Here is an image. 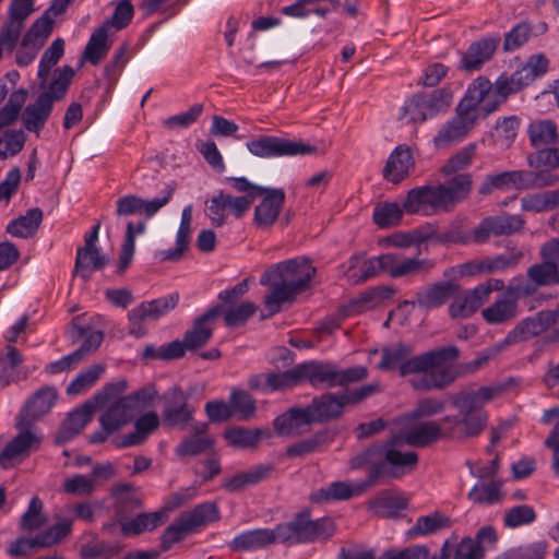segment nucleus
<instances>
[{
    "mask_svg": "<svg viewBox=\"0 0 559 559\" xmlns=\"http://www.w3.org/2000/svg\"><path fill=\"white\" fill-rule=\"evenodd\" d=\"M414 348L396 343L382 348V358L378 368L384 371L399 369L403 378L417 391L441 390L456 378L451 364L459 357L455 346H443L412 356Z\"/></svg>",
    "mask_w": 559,
    "mask_h": 559,
    "instance_id": "nucleus-1",
    "label": "nucleus"
},
{
    "mask_svg": "<svg viewBox=\"0 0 559 559\" xmlns=\"http://www.w3.org/2000/svg\"><path fill=\"white\" fill-rule=\"evenodd\" d=\"M503 391L502 385L490 384L454 395L452 406L457 411V415L442 418L444 435L459 439L479 436L487 427L489 418L485 405L500 397Z\"/></svg>",
    "mask_w": 559,
    "mask_h": 559,
    "instance_id": "nucleus-2",
    "label": "nucleus"
},
{
    "mask_svg": "<svg viewBox=\"0 0 559 559\" xmlns=\"http://www.w3.org/2000/svg\"><path fill=\"white\" fill-rule=\"evenodd\" d=\"M316 274V267L307 258H295L280 262L265 271L260 284L271 286V293L264 298L269 318L281 311L282 305L294 300L302 292Z\"/></svg>",
    "mask_w": 559,
    "mask_h": 559,
    "instance_id": "nucleus-3",
    "label": "nucleus"
},
{
    "mask_svg": "<svg viewBox=\"0 0 559 559\" xmlns=\"http://www.w3.org/2000/svg\"><path fill=\"white\" fill-rule=\"evenodd\" d=\"M404 442L397 440V435L382 443L372 445L349 461L353 469L368 468L370 483L376 485L382 478H401L413 472L418 464V454L414 451H403Z\"/></svg>",
    "mask_w": 559,
    "mask_h": 559,
    "instance_id": "nucleus-4",
    "label": "nucleus"
},
{
    "mask_svg": "<svg viewBox=\"0 0 559 559\" xmlns=\"http://www.w3.org/2000/svg\"><path fill=\"white\" fill-rule=\"evenodd\" d=\"M473 180L469 174L452 177L445 183L420 186L409 190L403 201L408 214L433 215L450 212L465 200L472 191Z\"/></svg>",
    "mask_w": 559,
    "mask_h": 559,
    "instance_id": "nucleus-5",
    "label": "nucleus"
},
{
    "mask_svg": "<svg viewBox=\"0 0 559 559\" xmlns=\"http://www.w3.org/2000/svg\"><path fill=\"white\" fill-rule=\"evenodd\" d=\"M360 257L353 255L348 260V277L357 284L385 273L393 278L414 276L429 273L435 262L417 257L408 258L400 253H383L378 257L364 260L360 265Z\"/></svg>",
    "mask_w": 559,
    "mask_h": 559,
    "instance_id": "nucleus-6",
    "label": "nucleus"
},
{
    "mask_svg": "<svg viewBox=\"0 0 559 559\" xmlns=\"http://www.w3.org/2000/svg\"><path fill=\"white\" fill-rule=\"evenodd\" d=\"M225 181L240 193L252 194V203L260 198L252 219L258 229H270L277 222L286 200L284 189L262 187L252 183L246 177H227Z\"/></svg>",
    "mask_w": 559,
    "mask_h": 559,
    "instance_id": "nucleus-7",
    "label": "nucleus"
},
{
    "mask_svg": "<svg viewBox=\"0 0 559 559\" xmlns=\"http://www.w3.org/2000/svg\"><path fill=\"white\" fill-rule=\"evenodd\" d=\"M301 381H307L316 389H331L359 382L368 377L365 366L341 369L332 361L310 360L299 364Z\"/></svg>",
    "mask_w": 559,
    "mask_h": 559,
    "instance_id": "nucleus-8",
    "label": "nucleus"
},
{
    "mask_svg": "<svg viewBox=\"0 0 559 559\" xmlns=\"http://www.w3.org/2000/svg\"><path fill=\"white\" fill-rule=\"evenodd\" d=\"M127 389L128 382L126 379H119L106 384L102 390L96 392L91 400L69 413L58 432V441L67 442L76 437L92 420L96 409L105 406L106 402L124 393Z\"/></svg>",
    "mask_w": 559,
    "mask_h": 559,
    "instance_id": "nucleus-9",
    "label": "nucleus"
},
{
    "mask_svg": "<svg viewBox=\"0 0 559 559\" xmlns=\"http://www.w3.org/2000/svg\"><path fill=\"white\" fill-rule=\"evenodd\" d=\"M277 544L298 545L326 539L335 532L334 523L329 519L311 520L309 512L298 513L289 522L274 527Z\"/></svg>",
    "mask_w": 559,
    "mask_h": 559,
    "instance_id": "nucleus-10",
    "label": "nucleus"
},
{
    "mask_svg": "<svg viewBox=\"0 0 559 559\" xmlns=\"http://www.w3.org/2000/svg\"><path fill=\"white\" fill-rule=\"evenodd\" d=\"M534 290L523 278L514 277L495 301L481 310V318L491 325L513 321L519 314V300Z\"/></svg>",
    "mask_w": 559,
    "mask_h": 559,
    "instance_id": "nucleus-11",
    "label": "nucleus"
},
{
    "mask_svg": "<svg viewBox=\"0 0 559 559\" xmlns=\"http://www.w3.org/2000/svg\"><path fill=\"white\" fill-rule=\"evenodd\" d=\"M527 135L531 145L538 150L532 166L557 168L559 167V147L546 148L556 145L559 141L558 126L551 119H535L527 127Z\"/></svg>",
    "mask_w": 559,
    "mask_h": 559,
    "instance_id": "nucleus-12",
    "label": "nucleus"
},
{
    "mask_svg": "<svg viewBox=\"0 0 559 559\" xmlns=\"http://www.w3.org/2000/svg\"><path fill=\"white\" fill-rule=\"evenodd\" d=\"M219 519L218 507L214 502H204L179 515L164 532L163 544L166 547L180 542L187 535Z\"/></svg>",
    "mask_w": 559,
    "mask_h": 559,
    "instance_id": "nucleus-13",
    "label": "nucleus"
},
{
    "mask_svg": "<svg viewBox=\"0 0 559 559\" xmlns=\"http://www.w3.org/2000/svg\"><path fill=\"white\" fill-rule=\"evenodd\" d=\"M453 94L449 88H438L430 93L414 95L403 107L408 122L420 123L444 112L451 106Z\"/></svg>",
    "mask_w": 559,
    "mask_h": 559,
    "instance_id": "nucleus-14",
    "label": "nucleus"
},
{
    "mask_svg": "<svg viewBox=\"0 0 559 559\" xmlns=\"http://www.w3.org/2000/svg\"><path fill=\"white\" fill-rule=\"evenodd\" d=\"M418 419L407 414L394 419L397 440L411 447L426 448L445 436L439 423H418Z\"/></svg>",
    "mask_w": 559,
    "mask_h": 559,
    "instance_id": "nucleus-15",
    "label": "nucleus"
},
{
    "mask_svg": "<svg viewBox=\"0 0 559 559\" xmlns=\"http://www.w3.org/2000/svg\"><path fill=\"white\" fill-rule=\"evenodd\" d=\"M248 151L260 158L292 157L311 155L317 152L312 145L301 141L274 135H261L246 143Z\"/></svg>",
    "mask_w": 559,
    "mask_h": 559,
    "instance_id": "nucleus-16",
    "label": "nucleus"
},
{
    "mask_svg": "<svg viewBox=\"0 0 559 559\" xmlns=\"http://www.w3.org/2000/svg\"><path fill=\"white\" fill-rule=\"evenodd\" d=\"M252 206V194L231 195L219 190L205 202V215L215 227L227 223L229 214L240 219Z\"/></svg>",
    "mask_w": 559,
    "mask_h": 559,
    "instance_id": "nucleus-17",
    "label": "nucleus"
},
{
    "mask_svg": "<svg viewBox=\"0 0 559 559\" xmlns=\"http://www.w3.org/2000/svg\"><path fill=\"white\" fill-rule=\"evenodd\" d=\"M56 519V524L46 531L33 537L20 538L12 543L8 549L9 555L17 557L26 555L33 549L50 548L67 538L72 532L73 520L69 518L61 519L59 515Z\"/></svg>",
    "mask_w": 559,
    "mask_h": 559,
    "instance_id": "nucleus-18",
    "label": "nucleus"
},
{
    "mask_svg": "<svg viewBox=\"0 0 559 559\" xmlns=\"http://www.w3.org/2000/svg\"><path fill=\"white\" fill-rule=\"evenodd\" d=\"M551 326L555 328L556 336L559 337V324H557L556 313L552 311H540L534 317L525 318L507 334L502 342L498 343L497 350H503L510 345L527 341Z\"/></svg>",
    "mask_w": 559,
    "mask_h": 559,
    "instance_id": "nucleus-19",
    "label": "nucleus"
},
{
    "mask_svg": "<svg viewBox=\"0 0 559 559\" xmlns=\"http://www.w3.org/2000/svg\"><path fill=\"white\" fill-rule=\"evenodd\" d=\"M524 221L520 215L502 214L488 216L466 237L457 239L462 242L484 243L491 236H509L523 228Z\"/></svg>",
    "mask_w": 559,
    "mask_h": 559,
    "instance_id": "nucleus-20",
    "label": "nucleus"
},
{
    "mask_svg": "<svg viewBox=\"0 0 559 559\" xmlns=\"http://www.w3.org/2000/svg\"><path fill=\"white\" fill-rule=\"evenodd\" d=\"M461 109L480 116H487L498 109L493 85L485 76L474 79L460 100Z\"/></svg>",
    "mask_w": 559,
    "mask_h": 559,
    "instance_id": "nucleus-21",
    "label": "nucleus"
},
{
    "mask_svg": "<svg viewBox=\"0 0 559 559\" xmlns=\"http://www.w3.org/2000/svg\"><path fill=\"white\" fill-rule=\"evenodd\" d=\"M20 432L3 448L0 453V466L11 468L15 462L27 456L32 451L39 448L41 436L33 425L24 424L16 427Z\"/></svg>",
    "mask_w": 559,
    "mask_h": 559,
    "instance_id": "nucleus-22",
    "label": "nucleus"
},
{
    "mask_svg": "<svg viewBox=\"0 0 559 559\" xmlns=\"http://www.w3.org/2000/svg\"><path fill=\"white\" fill-rule=\"evenodd\" d=\"M51 25L46 16H39L26 32L15 55L20 67L31 64L51 35Z\"/></svg>",
    "mask_w": 559,
    "mask_h": 559,
    "instance_id": "nucleus-23",
    "label": "nucleus"
},
{
    "mask_svg": "<svg viewBox=\"0 0 559 559\" xmlns=\"http://www.w3.org/2000/svg\"><path fill=\"white\" fill-rule=\"evenodd\" d=\"M163 418L171 427L186 426L193 416L194 407L189 404V394L179 386L167 390L163 396Z\"/></svg>",
    "mask_w": 559,
    "mask_h": 559,
    "instance_id": "nucleus-24",
    "label": "nucleus"
},
{
    "mask_svg": "<svg viewBox=\"0 0 559 559\" xmlns=\"http://www.w3.org/2000/svg\"><path fill=\"white\" fill-rule=\"evenodd\" d=\"M173 193L174 189L168 188L164 197L152 200H145L135 194L123 195L116 202V215L122 217L144 214L145 218H152L170 201Z\"/></svg>",
    "mask_w": 559,
    "mask_h": 559,
    "instance_id": "nucleus-25",
    "label": "nucleus"
},
{
    "mask_svg": "<svg viewBox=\"0 0 559 559\" xmlns=\"http://www.w3.org/2000/svg\"><path fill=\"white\" fill-rule=\"evenodd\" d=\"M57 391L52 386H46L38 390L27 401L23 409L16 416L15 426L21 427L24 424L33 425L36 420L50 412L57 401Z\"/></svg>",
    "mask_w": 559,
    "mask_h": 559,
    "instance_id": "nucleus-26",
    "label": "nucleus"
},
{
    "mask_svg": "<svg viewBox=\"0 0 559 559\" xmlns=\"http://www.w3.org/2000/svg\"><path fill=\"white\" fill-rule=\"evenodd\" d=\"M301 382L299 364L284 372L254 374L249 379V386L262 392L286 390Z\"/></svg>",
    "mask_w": 559,
    "mask_h": 559,
    "instance_id": "nucleus-27",
    "label": "nucleus"
},
{
    "mask_svg": "<svg viewBox=\"0 0 559 559\" xmlns=\"http://www.w3.org/2000/svg\"><path fill=\"white\" fill-rule=\"evenodd\" d=\"M313 424L309 407H293L277 416L274 421V429L277 435L294 437L306 432Z\"/></svg>",
    "mask_w": 559,
    "mask_h": 559,
    "instance_id": "nucleus-28",
    "label": "nucleus"
},
{
    "mask_svg": "<svg viewBox=\"0 0 559 559\" xmlns=\"http://www.w3.org/2000/svg\"><path fill=\"white\" fill-rule=\"evenodd\" d=\"M477 119L478 115L461 109V105H457L456 116L435 138L436 145L442 146L462 140L472 130Z\"/></svg>",
    "mask_w": 559,
    "mask_h": 559,
    "instance_id": "nucleus-29",
    "label": "nucleus"
},
{
    "mask_svg": "<svg viewBox=\"0 0 559 559\" xmlns=\"http://www.w3.org/2000/svg\"><path fill=\"white\" fill-rule=\"evenodd\" d=\"M415 167V159L411 148L401 144L390 154L383 168V177L393 183H400L407 178Z\"/></svg>",
    "mask_w": 559,
    "mask_h": 559,
    "instance_id": "nucleus-30",
    "label": "nucleus"
},
{
    "mask_svg": "<svg viewBox=\"0 0 559 559\" xmlns=\"http://www.w3.org/2000/svg\"><path fill=\"white\" fill-rule=\"evenodd\" d=\"M373 484L370 483L369 477L368 480L358 483L334 481L312 492L311 500L314 502L348 500L364 493Z\"/></svg>",
    "mask_w": 559,
    "mask_h": 559,
    "instance_id": "nucleus-31",
    "label": "nucleus"
},
{
    "mask_svg": "<svg viewBox=\"0 0 559 559\" xmlns=\"http://www.w3.org/2000/svg\"><path fill=\"white\" fill-rule=\"evenodd\" d=\"M122 394L105 403V405L108 404V407L99 417V424L107 431H118L129 424L134 416V409L121 396Z\"/></svg>",
    "mask_w": 559,
    "mask_h": 559,
    "instance_id": "nucleus-32",
    "label": "nucleus"
},
{
    "mask_svg": "<svg viewBox=\"0 0 559 559\" xmlns=\"http://www.w3.org/2000/svg\"><path fill=\"white\" fill-rule=\"evenodd\" d=\"M221 306L209 309L200 318H198L185 336L183 342L188 350H194L207 343L213 333V321L219 316Z\"/></svg>",
    "mask_w": 559,
    "mask_h": 559,
    "instance_id": "nucleus-33",
    "label": "nucleus"
},
{
    "mask_svg": "<svg viewBox=\"0 0 559 559\" xmlns=\"http://www.w3.org/2000/svg\"><path fill=\"white\" fill-rule=\"evenodd\" d=\"M22 354L13 346L7 345L3 352H0V385L5 388L11 383L24 380L28 371H22Z\"/></svg>",
    "mask_w": 559,
    "mask_h": 559,
    "instance_id": "nucleus-34",
    "label": "nucleus"
},
{
    "mask_svg": "<svg viewBox=\"0 0 559 559\" xmlns=\"http://www.w3.org/2000/svg\"><path fill=\"white\" fill-rule=\"evenodd\" d=\"M530 174L522 170L503 171L489 175L479 187L480 194H489L495 189H527L530 187Z\"/></svg>",
    "mask_w": 559,
    "mask_h": 559,
    "instance_id": "nucleus-35",
    "label": "nucleus"
},
{
    "mask_svg": "<svg viewBox=\"0 0 559 559\" xmlns=\"http://www.w3.org/2000/svg\"><path fill=\"white\" fill-rule=\"evenodd\" d=\"M457 286L451 282L436 283L430 287L419 290L416 299L405 304L417 305L423 309H436L444 305L456 292Z\"/></svg>",
    "mask_w": 559,
    "mask_h": 559,
    "instance_id": "nucleus-36",
    "label": "nucleus"
},
{
    "mask_svg": "<svg viewBox=\"0 0 559 559\" xmlns=\"http://www.w3.org/2000/svg\"><path fill=\"white\" fill-rule=\"evenodd\" d=\"M277 544L274 528H254L236 535L230 547L236 551H250Z\"/></svg>",
    "mask_w": 559,
    "mask_h": 559,
    "instance_id": "nucleus-37",
    "label": "nucleus"
},
{
    "mask_svg": "<svg viewBox=\"0 0 559 559\" xmlns=\"http://www.w3.org/2000/svg\"><path fill=\"white\" fill-rule=\"evenodd\" d=\"M52 106L46 95H39L34 103L28 104L22 112L21 120L24 128L37 135L48 120Z\"/></svg>",
    "mask_w": 559,
    "mask_h": 559,
    "instance_id": "nucleus-38",
    "label": "nucleus"
},
{
    "mask_svg": "<svg viewBox=\"0 0 559 559\" xmlns=\"http://www.w3.org/2000/svg\"><path fill=\"white\" fill-rule=\"evenodd\" d=\"M486 302V289L474 287L456 297L449 306V314L453 319L467 318Z\"/></svg>",
    "mask_w": 559,
    "mask_h": 559,
    "instance_id": "nucleus-39",
    "label": "nucleus"
},
{
    "mask_svg": "<svg viewBox=\"0 0 559 559\" xmlns=\"http://www.w3.org/2000/svg\"><path fill=\"white\" fill-rule=\"evenodd\" d=\"M346 403L348 402L344 399V395L338 397L326 393L319 399H314L308 407L313 423H320L338 417L343 413Z\"/></svg>",
    "mask_w": 559,
    "mask_h": 559,
    "instance_id": "nucleus-40",
    "label": "nucleus"
},
{
    "mask_svg": "<svg viewBox=\"0 0 559 559\" xmlns=\"http://www.w3.org/2000/svg\"><path fill=\"white\" fill-rule=\"evenodd\" d=\"M273 472V466L270 464H260L251 467L250 469L237 473L223 481V488L229 492H235L243 489L247 486L259 484L266 479Z\"/></svg>",
    "mask_w": 559,
    "mask_h": 559,
    "instance_id": "nucleus-41",
    "label": "nucleus"
},
{
    "mask_svg": "<svg viewBox=\"0 0 559 559\" xmlns=\"http://www.w3.org/2000/svg\"><path fill=\"white\" fill-rule=\"evenodd\" d=\"M108 263L106 255L97 247H81L76 251L74 272L88 278L93 272L103 270Z\"/></svg>",
    "mask_w": 559,
    "mask_h": 559,
    "instance_id": "nucleus-42",
    "label": "nucleus"
},
{
    "mask_svg": "<svg viewBox=\"0 0 559 559\" xmlns=\"http://www.w3.org/2000/svg\"><path fill=\"white\" fill-rule=\"evenodd\" d=\"M159 426V417L155 412H147L140 416L134 424L135 430L131 433L123 436V438L116 443V447L128 448L141 444L145 441L146 437L155 431Z\"/></svg>",
    "mask_w": 559,
    "mask_h": 559,
    "instance_id": "nucleus-43",
    "label": "nucleus"
},
{
    "mask_svg": "<svg viewBox=\"0 0 559 559\" xmlns=\"http://www.w3.org/2000/svg\"><path fill=\"white\" fill-rule=\"evenodd\" d=\"M497 48L495 39H481L473 43L464 53L461 68L467 71H475L488 61Z\"/></svg>",
    "mask_w": 559,
    "mask_h": 559,
    "instance_id": "nucleus-44",
    "label": "nucleus"
},
{
    "mask_svg": "<svg viewBox=\"0 0 559 559\" xmlns=\"http://www.w3.org/2000/svg\"><path fill=\"white\" fill-rule=\"evenodd\" d=\"M119 522L121 525V533L124 536L140 535L145 532H151L164 524L165 512L156 511L150 513H140L131 520H122Z\"/></svg>",
    "mask_w": 559,
    "mask_h": 559,
    "instance_id": "nucleus-45",
    "label": "nucleus"
},
{
    "mask_svg": "<svg viewBox=\"0 0 559 559\" xmlns=\"http://www.w3.org/2000/svg\"><path fill=\"white\" fill-rule=\"evenodd\" d=\"M369 507L377 515L391 518L406 509L407 500L397 492L384 491L370 500Z\"/></svg>",
    "mask_w": 559,
    "mask_h": 559,
    "instance_id": "nucleus-46",
    "label": "nucleus"
},
{
    "mask_svg": "<svg viewBox=\"0 0 559 559\" xmlns=\"http://www.w3.org/2000/svg\"><path fill=\"white\" fill-rule=\"evenodd\" d=\"M43 221V211L38 207H33L26 213L7 226V231L14 237L28 238L32 237L38 229Z\"/></svg>",
    "mask_w": 559,
    "mask_h": 559,
    "instance_id": "nucleus-47",
    "label": "nucleus"
},
{
    "mask_svg": "<svg viewBox=\"0 0 559 559\" xmlns=\"http://www.w3.org/2000/svg\"><path fill=\"white\" fill-rule=\"evenodd\" d=\"M526 75L527 74H524L523 76V74L516 70L511 75H507L506 73L501 74L496 82L492 83L498 108L510 95L515 94L527 86V83L525 82L527 79Z\"/></svg>",
    "mask_w": 559,
    "mask_h": 559,
    "instance_id": "nucleus-48",
    "label": "nucleus"
},
{
    "mask_svg": "<svg viewBox=\"0 0 559 559\" xmlns=\"http://www.w3.org/2000/svg\"><path fill=\"white\" fill-rule=\"evenodd\" d=\"M450 526L448 516L433 512L428 515L419 516L415 524L407 531L411 538L428 536Z\"/></svg>",
    "mask_w": 559,
    "mask_h": 559,
    "instance_id": "nucleus-49",
    "label": "nucleus"
},
{
    "mask_svg": "<svg viewBox=\"0 0 559 559\" xmlns=\"http://www.w3.org/2000/svg\"><path fill=\"white\" fill-rule=\"evenodd\" d=\"M207 427L205 423L198 424L194 427L195 436L183 440L176 449L177 454L180 456H192L209 450L213 444V439L204 435Z\"/></svg>",
    "mask_w": 559,
    "mask_h": 559,
    "instance_id": "nucleus-50",
    "label": "nucleus"
},
{
    "mask_svg": "<svg viewBox=\"0 0 559 559\" xmlns=\"http://www.w3.org/2000/svg\"><path fill=\"white\" fill-rule=\"evenodd\" d=\"M502 484L499 480H491L489 483L479 481L475 484L467 498L475 504L491 506L498 503L502 498Z\"/></svg>",
    "mask_w": 559,
    "mask_h": 559,
    "instance_id": "nucleus-51",
    "label": "nucleus"
},
{
    "mask_svg": "<svg viewBox=\"0 0 559 559\" xmlns=\"http://www.w3.org/2000/svg\"><path fill=\"white\" fill-rule=\"evenodd\" d=\"M395 290L391 286H378L362 293L353 300L352 307L356 312L367 311L381 306L385 300L391 299Z\"/></svg>",
    "mask_w": 559,
    "mask_h": 559,
    "instance_id": "nucleus-52",
    "label": "nucleus"
},
{
    "mask_svg": "<svg viewBox=\"0 0 559 559\" xmlns=\"http://www.w3.org/2000/svg\"><path fill=\"white\" fill-rule=\"evenodd\" d=\"M108 31L106 27L99 26L91 35L84 49V58L92 64L97 66L107 55Z\"/></svg>",
    "mask_w": 559,
    "mask_h": 559,
    "instance_id": "nucleus-53",
    "label": "nucleus"
},
{
    "mask_svg": "<svg viewBox=\"0 0 559 559\" xmlns=\"http://www.w3.org/2000/svg\"><path fill=\"white\" fill-rule=\"evenodd\" d=\"M267 429H246L241 427L231 428L225 431L227 442L236 448H253L262 437H269Z\"/></svg>",
    "mask_w": 559,
    "mask_h": 559,
    "instance_id": "nucleus-54",
    "label": "nucleus"
},
{
    "mask_svg": "<svg viewBox=\"0 0 559 559\" xmlns=\"http://www.w3.org/2000/svg\"><path fill=\"white\" fill-rule=\"evenodd\" d=\"M47 523V516L44 513V503L38 496H34L20 520V528L24 532H34Z\"/></svg>",
    "mask_w": 559,
    "mask_h": 559,
    "instance_id": "nucleus-55",
    "label": "nucleus"
},
{
    "mask_svg": "<svg viewBox=\"0 0 559 559\" xmlns=\"http://www.w3.org/2000/svg\"><path fill=\"white\" fill-rule=\"evenodd\" d=\"M104 372L102 365H93L79 373L67 386L69 395H79L91 389Z\"/></svg>",
    "mask_w": 559,
    "mask_h": 559,
    "instance_id": "nucleus-56",
    "label": "nucleus"
},
{
    "mask_svg": "<svg viewBox=\"0 0 559 559\" xmlns=\"http://www.w3.org/2000/svg\"><path fill=\"white\" fill-rule=\"evenodd\" d=\"M229 405L233 415L240 420L249 419L255 412V402L245 390L234 389L230 393Z\"/></svg>",
    "mask_w": 559,
    "mask_h": 559,
    "instance_id": "nucleus-57",
    "label": "nucleus"
},
{
    "mask_svg": "<svg viewBox=\"0 0 559 559\" xmlns=\"http://www.w3.org/2000/svg\"><path fill=\"white\" fill-rule=\"evenodd\" d=\"M116 515L118 521L126 519L127 514L139 507V499L129 485H121L114 491Z\"/></svg>",
    "mask_w": 559,
    "mask_h": 559,
    "instance_id": "nucleus-58",
    "label": "nucleus"
},
{
    "mask_svg": "<svg viewBox=\"0 0 559 559\" xmlns=\"http://www.w3.org/2000/svg\"><path fill=\"white\" fill-rule=\"evenodd\" d=\"M548 552V544L545 540L521 545L509 549L497 559H544Z\"/></svg>",
    "mask_w": 559,
    "mask_h": 559,
    "instance_id": "nucleus-59",
    "label": "nucleus"
},
{
    "mask_svg": "<svg viewBox=\"0 0 559 559\" xmlns=\"http://www.w3.org/2000/svg\"><path fill=\"white\" fill-rule=\"evenodd\" d=\"M73 75V69L70 66H64L59 69L57 78L52 80L48 88L40 95H46L50 100V105L53 106L57 100L64 97Z\"/></svg>",
    "mask_w": 559,
    "mask_h": 559,
    "instance_id": "nucleus-60",
    "label": "nucleus"
},
{
    "mask_svg": "<svg viewBox=\"0 0 559 559\" xmlns=\"http://www.w3.org/2000/svg\"><path fill=\"white\" fill-rule=\"evenodd\" d=\"M403 212V205L399 203H380L373 210V221L381 228L395 226L401 222Z\"/></svg>",
    "mask_w": 559,
    "mask_h": 559,
    "instance_id": "nucleus-61",
    "label": "nucleus"
},
{
    "mask_svg": "<svg viewBox=\"0 0 559 559\" xmlns=\"http://www.w3.org/2000/svg\"><path fill=\"white\" fill-rule=\"evenodd\" d=\"M63 53L64 40L62 38H56L45 50L38 64V78L43 82L48 79L50 70L58 63Z\"/></svg>",
    "mask_w": 559,
    "mask_h": 559,
    "instance_id": "nucleus-62",
    "label": "nucleus"
},
{
    "mask_svg": "<svg viewBox=\"0 0 559 559\" xmlns=\"http://www.w3.org/2000/svg\"><path fill=\"white\" fill-rule=\"evenodd\" d=\"M26 96L25 90L14 91L10 95L8 103L0 109V130L11 126L17 119Z\"/></svg>",
    "mask_w": 559,
    "mask_h": 559,
    "instance_id": "nucleus-63",
    "label": "nucleus"
},
{
    "mask_svg": "<svg viewBox=\"0 0 559 559\" xmlns=\"http://www.w3.org/2000/svg\"><path fill=\"white\" fill-rule=\"evenodd\" d=\"M527 276L538 286L559 284L558 267L545 260L543 263L532 265L527 270Z\"/></svg>",
    "mask_w": 559,
    "mask_h": 559,
    "instance_id": "nucleus-64",
    "label": "nucleus"
}]
</instances>
